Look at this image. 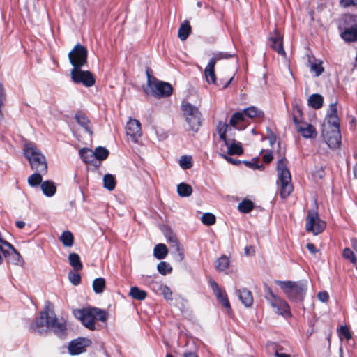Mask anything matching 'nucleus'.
I'll list each match as a JSON object with an SVG mask.
<instances>
[{
	"mask_svg": "<svg viewBox=\"0 0 357 357\" xmlns=\"http://www.w3.org/2000/svg\"><path fill=\"white\" fill-rule=\"evenodd\" d=\"M168 254L167 246L163 243L156 245L153 250V255L158 259H163Z\"/></svg>",
	"mask_w": 357,
	"mask_h": 357,
	"instance_id": "nucleus-34",
	"label": "nucleus"
},
{
	"mask_svg": "<svg viewBox=\"0 0 357 357\" xmlns=\"http://www.w3.org/2000/svg\"><path fill=\"white\" fill-rule=\"evenodd\" d=\"M326 228V224L321 220L318 213L314 211H310L306 217L305 229L312 232L314 235L321 233Z\"/></svg>",
	"mask_w": 357,
	"mask_h": 357,
	"instance_id": "nucleus-10",
	"label": "nucleus"
},
{
	"mask_svg": "<svg viewBox=\"0 0 357 357\" xmlns=\"http://www.w3.org/2000/svg\"><path fill=\"white\" fill-rule=\"evenodd\" d=\"M162 231L164 233L165 236L166 237V239H167L169 238V236H171L172 235L174 234L172 231L169 228H167V227H165L162 230Z\"/></svg>",
	"mask_w": 357,
	"mask_h": 357,
	"instance_id": "nucleus-62",
	"label": "nucleus"
},
{
	"mask_svg": "<svg viewBox=\"0 0 357 357\" xmlns=\"http://www.w3.org/2000/svg\"><path fill=\"white\" fill-rule=\"evenodd\" d=\"M126 132L129 140L137 143L142 135L140 122L135 119H129L126 126Z\"/></svg>",
	"mask_w": 357,
	"mask_h": 357,
	"instance_id": "nucleus-14",
	"label": "nucleus"
},
{
	"mask_svg": "<svg viewBox=\"0 0 357 357\" xmlns=\"http://www.w3.org/2000/svg\"><path fill=\"white\" fill-rule=\"evenodd\" d=\"M253 203L250 200H243L238 206V210L242 213H248L253 209Z\"/></svg>",
	"mask_w": 357,
	"mask_h": 357,
	"instance_id": "nucleus-45",
	"label": "nucleus"
},
{
	"mask_svg": "<svg viewBox=\"0 0 357 357\" xmlns=\"http://www.w3.org/2000/svg\"><path fill=\"white\" fill-rule=\"evenodd\" d=\"M244 252L247 256L253 255L255 254V249L252 246H248L244 248Z\"/></svg>",
	"mask_w": 357,
	"mask_h": 357,
	"instance_id": "nucleus-58",
	"label": "nucleus"
},
{
	"mask_svg": "<svg viewBox=\"0 0 357 357\" xmlns=\"http://www.w3.org/2000/svg\"><path fill=\"white\" fill-rule=\"evenodd\" d=\"M324 70L321 61H316L310 66V70L313 72L317 77L319 76L324 72Z\"/></svg>",
	"mask_w": 357,
	"mask_h": 357,
	"instance_id": "nucleus-48",
	"label": "nucleus"
},
{
	"mask_svg": "<svg viewBox=\"0 0 357 357\" xmlns=\"http://www.w3.org/2000/svg\"><path fill=\"white\" fill-rule=\"evenodd\" d=\"M6 100V95L3 86L0 84V106H3Z\"/></svg>",
	"mask_w": 357,
	"mask_h": 357,
	"instance_id": "nucleus-57",
	"label": "nucleus"
},
{
	"mask_svg": "<svg viewBox=\"0 0 357 357\" xmlns=\"http://www.w3.org/2000/svg\"><path fill=\"white\" fill-rule=\"evenodd\" d=\"M68 278L70 282L74 285H78L80 283L81 278L78 273L70 272L68 274Z\"/></svg>",
	"mask_w": 357,
	"mask_h": 357,
	"instance_id": "nucleus-50",
	"label": "nucleus"
},
{
	"mask_svg": "<svg viewBox=\"0 0 357 357\" xmlns=\"http://www.w3.org/2000/svg\"><path fill=\"white\" fill-rule=\"evenodd\" d=\"M182 112L188 130L197 131L201 125V114L198 108L187 102L182 105Z\"/></svg>",
	"mask_w": 357,
	"mask_h": 357,
	"instance_id": "nucleus-6",
	"label": "nucleus"
},
{
	"mask_svg": "<svg viewBox=\"0 0 357 357\" xmlns=\"http://www.w3.org/2000/svg\"><path fill=\"white\" fill-rule=\"evenodd\" d=\"M116 178L114 175L107 174L103 177V186L109 191H112L116 186Z\"/></svg>",
	"mask_w": 357,
	"mask_h": 357,
	"instance_id": "nucleus-36",
	"label": "nucleus"
},
{
	"mask_svg": "<svg viewBox=\"0 0 357 357\" xmlns=\"http://www.w3.org/2000/svg\"><path fill=\"white\" fill-rule=\"evenodd\" d=\"M73 314L86 328L91 331L96 329V319L104 322L108 317L105 310L97 307L76 309L73 310Z\"/></svg>",
	"mask_w": 357,
	"mask_h": 357,
	"instance_id": "nucleus-1",
	"label": "nucleus"
},
{
	"mask_svg": "<svg viewBox=\"0 0 357 357\" xmlns=\"http://www.w3.org/2000/svg\"><path fill=\"white\" fill-rule=\"evenodd\" d=\"M275 355L276 357H291L289 354L285 353H280L279 351H276Z\"/></svg>",
	"mask_w": 357,
	"mask_h": 357,
	"instance_id": "nucleus-64",
	"label": "nucleus"
},
{
	"mask_svg": "<svg viewBox=\"0 0 357 357\" xmlns=\"http://www.w3.org/2000/svg\"><path fill=\"white\" fill-rule=\"evenodd\" d=\"M177 192L179 196L185 197L191 195L192 189L190 185L185 183H181L177 186Z\"/></svg>",
	"mask_w": 357,
	"mask_h": 357,
	"instance_id": "nucleus-38",
	"label": "nucleus"
},
{
	"mask_svg": "<svg viewBox=\"0 0 357 357\" xmlns=\"http://www.w3.org/2000/svg\"><path fill=\"white\" fill-rule=\"evenodd\" d=\"M167 241L169 244V245H172L173 243L178 241V239L176 236V235L174 234L171 236H169V238L167 239Z\"/></svg>",
	"mask_w": 357,
	"mask_h": 357,
	"instance_id": "nucleus-61",
	"label": "nucleus"
},
{
	"mask_svg": "<svg viewBox=\"0 0 357 357\" xmlns=\"http://www.w3.org/2000/svg\"><path fill=\"white\" fill-rule=\"evenodd\" d=\"M308 105L314 109H319L324 103V98L320 94L314 93L311 95L307 100Z\"/></svg>",
	"mask_w": 357,
	"mask_h": 357,
	"instance_id": "nucleus-31",
	"label": "nucleus"
},
{
	"mask_svg": "<svg viewBox=\"0 0 357 357\" xmlns=\"http://www.w3.org/2000/svg\"><path fill=\"white\" fill-rule=\"evenodd\" d=\"M105 289V280L103 278H96L93 282V289L96 294H101Z\"/></svg>",
	"mask_w": 357,
	"mask_h": 357,
	"instance_id": "nucleus-40",
	"label": "nucleus"
},
{
	"mask_svg": "<svg viewBox=\"0 0 357 357\" xmlns=\"http://www.w3.org/2000/svg\"><path fill=\"white\" fill-rule=\"evenodd\" d=\"M340 333L347 340H349L351 338V333L349 330L347 326H342L340 327Z\"/></svg>",
	"mask_w": 357,
	"mask_h": 357,
	"instance_id": "nucleus-55",
	"label": "nucleus"
},
{
	"mask_svg": "<svg viewBox=\"0 0 357 357\" xmlns=\"http://www.w3.org/2000/svg\"><path fill=\"white\" fill-rule=\"evenodd\" d=\"M220 150L229 155H241L243 152L241 144L236 140L227 141L221 146Z\"/></svg>",
	"mask_w": 357,
	"mask_h": 357,
	"instance_id": "nucleus-24",
	"label": "nucleus"
},
{
	"mask_svg": "<svg viewBox=\"0 0 357 357\" xmlns=\"http://www.w3.org/2000/svg\"><path fill=\"white\" fill-rule=\"evenodd\" d=\"M51 313L47 310L40 312V316L37 317L35 321L31 325V328L36 333L42 334L46 331V328L49 326Z\"/></svg>",
	"mask_w": 357,
	"mask_h": 357,
	"instance_id": "nucleus-16",
	"label": "nucleus"
},
{
	"mask_svg": "<svg viewBox=\"0 0 357 357\" xmlns=\"http://www.w3.org/2000/svg\"><path fill=\"white\" fill-rule=\"evenodd\" d=\"M28 183L31 186H36L42 183V176L39 173H34L28 178Z\"/></svg>",
	"mask_w": 357,
	"mask_h": 357,
	"instance_id": "nucleus-47",
	"label": "nucleus"
},
{
	"mask_svg": "<svg viewBox=\"0 0 357 357\" xmlns=\"http://www.w3.org/2000/svg\"><path fill=\"white\" fill-rule=\"evenodd\" d=\"M202 222L205 225H213L215 223V216L210 213H204L202 216Z\"/></svg>",
	"mask_w": 357,
	"mask_h": 357,
	"instance_id": "nucleus-46",
	"label": "nucleus"
},
{
	"mask_svg": "<svg viewBox=\"0 0 357 357\" xmlns=\"http://www.w3.org/2000/svg\"><path fill=\"white\" fill-rule=\"evenodd\" d=\"M245 165L252 169H261L263 167V165H258L257 161L255 159L251 161H244Z\"/></svg>",
	"mask_w": 357,
	"mask_h": 357,
	"instance_id": "nucleus-51",
	"label": "nucleus"
},
{
	"mask_svg": "<svg viewBox=\"0 0 357 357\" xmlns=\"http://www.w3.org/2000/svg\"><path fill=\"white\" fill-rule=\"evenodd\" d=\"M231 55L227 53L218 52L215 54L213 57L210 59L208 63L204 69V77L206 81L208 84H214L216 82V76L215 74V66L216 61L222 59H227Z\"/></svg>",
	"mask_w": 357,
	"mask_h": 357,
	"instance_id": "nucleus-11",
	"label": "nucleus"
},
{
	"mask_svg": "<svg viewBox=\"0 0 357 357\" xmlns=\"http://www.w3.org/2000/svg\"><path fill=\"white\" fill-rule=\"evenodd\" d=\"M342 256L344 257V258L349 259L351 261V263L356 264V256L354 252L350 248H344L342 252Z\"/></svg>",
	"mask_w": 357,
	"mask_h": 357,
	"instance_id": "nucleus-49",
	"label": "nucleus"
},
{
	"mask_svg": "<svg viewBox=\"0 0 357 357\" xmlns=\"http://www.w3.org/2000/svg\"><path fill=\"white\" fill-rule=\"evenodd\" d=\"M264 112L256 107L251 106L241 112L234 113L230 120V125L238 130L245 129L250 123V120L261 119L264 117Z\"/></svg>",
	"mask_w": 357,
	"mask_h": 357,
	"instance_id": "nucleus-2",
	"label": "nucleus"
},
{
	"mask_svg": "<svg viewBox=\"0 0 357 357\" xmlns=\"http://www.w3.org/2000/svg\"><path fill=\"white\" fill-rule=\"evenodd\" d=\"M71 78L75 83H82L86 87H91L95 84L93 74L88 70L73 68L70 72Z\"/></svg>",
	"mask_w": 357,
	"mask_h": 357,
	"instance_id": "nucleus-12",
	"label": "nucleus"
},
{
	"mask_svg": "<svg viewBox=\"0 0 357 357\" xmlns=\"http://www.w3.org/2000/svg\"><path fill=\"white\" fill-rule=\"evenodd\" d=\"M191 32V26L188 21H184L178 29V36L181 40H185L187 39Z\"/></svg>",
	"mask_w": 357,
	"mask_h": 357,
	"instance_id": "nucleus-33",
	"label": "nucleus"
},
{
	"mask_svg": "<svg viewBox=\"0 0 357 357\" xmlns=\"http://www.w3.org/2000/svg\"><path fill=\"white\" fill-rule=\"evenodd\" d=\"M266 298L277 314L286 318L291 317V314L288 303L284 299L274 294L270 289L266 292Z\"/></svg>",
	"mask_w": 357,
	"mask_h": 357,
	"instance_id": "nucleus-7",
	"label": "nucleus"
},
{
	"mask_svg": "<svg viewBox=\"0 0 357 357\" xmlns=\"http://www.w3.org/2000/svg\"><path fill=\"white\" fill-rule=\"evenodd\" d=\"M345 20L349 26L342 32V38L347 42L357 41V16L347 15Z\"/></svg>",
	"mask_w": 357,
	"mask_h": 357,
	"instance_id": "nucleus-13",
	"label": "nucleus"
},
{
	"mask_svg": "<svg viewBox=\"0 0 357 357\" xmlns=\"http://www.w3.org/2000/svg\"><path fill=\"white\" fill-rule=\"evenodd\" d=\"M130 296L136 300L142 301L146 298L147 294L137 287H132L130 290Z\"/></svg>",
	"mask_w": 357,
	"mask_h": 357,
	"instance_id": "nucleus-39",
	"label": "nucleus"
},
{
	"mask_svg": "<svg viewBox=\"0 0 357 357\" xmlns=\"http://www.w3.org/2000/svg\"><path fill=\"white\" fill-rule=\"evenodd\" d=\"M91 344L89 339L85 337H79L70 342L68 344V351L71 355H78L84 353L86 347Z\"/></svg>",
	"mask_w": 357,
	"mask_h": 357,
	"instance_id": "nucleus-17",
	"label": "nucleus"
},
{
	"mask_svg": "<svg viewBox=\"0 0 357 357\" xmlns=\"http://www.w3.org/2000/svg\"><path fill=\"white\" fill-rule=\"evenodd\" d=\"M158 272L162 275L169 274L172 271V267L166 261H161L157 266Z\"/></svg>",
	"mask_w": 357,
	"mask_h": 357,
	"instance_id": "nucleus-43",
	"label": "nucleus"
},
{
	"mask_svg": "<svg viewBox=\"0 0 357 357\" xmlns=\"http://www.w3.org/2000/svg\"><path fill=\"white\" fill-rule=\"evenodd\" d=\"M329 128L328 130L340 128L339 119L337 115L336 104L331 105V113L328 114L323 123V128Z\"/></svg>",
	"mask_w": 357,
	"mask_h": 357,
	"instance_id": "nucleus-21",
	"label": "nucleus"
},
{
	"mask_svg": "<svg viewBox=\"0 0 357 357\" xmlns=\"http://www.w3.org/2000/svg\"><path fill=\"white\" fill-rule=\"evenodd\" d=\"M7 255L4 257L8 259V261L18 266H22L24 264V260L21 255L17 251L15 248L10 252H6Z\"/></svg>",
	"mask_w": 357,
	"mask_h": 357,
	"instance_id": "nucleus-26",
	"label": "nucleus"
},
{
	"mask_svg": "<svg viewBox=\"0 0 357 357\" xmlns=\"http://www.w3.org/2000/svg\"><path fill=\"white\" fill-rule=\"evenodd\" d=\"M68 261L70 265L75 271H79L82 269L83 265L80 260V257L77 254L70 253L68 255Z\"/></svg>",
	"mask_w": 357,
	"mask_h": 357,
	"instance_id": "nucleus-32",
	"label": "nucleus"
},
{
	"mask_svg": "<svg viewBox=\"0 0 357 357\" xmlns=\"http://www.w3.org/2000/svg\"><path fill=\"white\" fill-rule=\"evenodd\" d=\"M287 160L285 158L279 160L277 162V174L280 184V194L282 198L288 197L293 191L291 177L287 167Z\"/></svg>",
	"mask_w": 357,
	"mask_h": 357,
	"instance_id": "nucleus-5",
	"label": "nucleus"
},
{
	"mask_svg": "<svg viewBox=\"0 0 357 357\" xmlns=\"http://www.w3.org/2000/svg\"><path fill=\"white\" fill-rule=\"evenodd\" d=\"M87 53L86 48L80 44L74 47L68 54V58L73 68H81L86 63Z\"/></svg>",
	"mask_w": 357,
	"mask_h": 357,
	"instance_id": "nucleus-9",
	"label": "nucleus"
},
{
	"mask_svg": "<svg viewBox=\"0 0 357 357\" xmlns=\"http://www.w3.org/2000/svg\"><path fill=\"white\" fill-rule=\"evenodd\" d=\"M41 189L45 195L52 197L56 192V186L53 182L50 181H44L41 183Z\"/></svg>",
	"mask_w": 357,
	"mask_h": 357,
	"instance_id": "nucleus-35",
	"label": "nucleus"
},
{
	"mask_svg": "<svg viewBox=\"0 0 357 357\" xmlns=\"http://www.w3.org/2000/svg\"><path fill=\"white\" fill-rule=\"evenodd\" d=\"M209 284L217 299L226 308L227 312H229L231 310V305L226 293L222 291L217 282L214 280H210Z\"/></svg>",
	"mask_w": 357,
	"mask_h": 357,
	"instance_id": "nucleus-22",
	"label": "nucleus"
},
{
	"mask_svg": "<svg viewBox=\"0 0 357 357\" xmlns=\"http://www.w3.org/2000/svg\"><path fill=\"white\" fill-rule=\"evenodd\" d=\"M216 131L223 144L227 143V141H234L235 132L234 130L224 122H219L216 126Z\"/></svg>",
	"mask_w": 357,
	"mask_h": 357,
	"instance_id": "nucleus-19",
	"label": "nucleus"
},
{
	"mask_svg": "<svg viewBox=\"0 0 357 357\" xmlns=\"http://www.w3.org/2000/svg\"><path fill=\"white\" fill-rule=\"evenodd\" d=\"M306 247L307 250L312 254H315L318 251L313 243H307Z\"/></svg>",
	"mask_w": 357,
	"mask_h": 357,
	"instance_id": "nucleus-60",
	"label": "nucleus"
},
{
	"mask_svg": "<svg viewBox=\"0 0 357 357\" xmlns=\"http://www.w3.org/2000/svg\"><path fill=\"white\" fill-rule=\"evenodd\" d=\"M318 296V298L321 301V302H324V303H326L328 301V298H329V295L326 292V291H321V292H319L317 295Z\"/></svg>",
	"mask_w": 357,
	"mask_h": 357,
	"instance_id": "nucleus-56",
	"label": "nucleus"
},
{
	"mask_svg": "<svg viewBox=\"0 0 357 357\" xmlns=\"http://www.w3.org/2000/svg\"><path fill=\"white\" fill-rule=\"evenodd\" d=\"M23 151L25 157L29 161L32 169L41 173L47 172V164L46 158L33 143H26Z\"/></svg>",
	"mask_w": 357,
	"mask_h": 357,
	"instance_id": "nucleus-3",
	"label": "nucleus"
},
{
	"mask_svg": "<svg viewBox=\"0 0 357 357\" xmlns=\"http://www.w3.org/2000/svg\"><path fill=\"white\" fill-rule=\"evenodd\" d=\"M48 328L52 329L56 334L62 335L66 330V321L62 317H56L55 314L51 312Z\"/></svg>",
	"mask_w": 357,
	"mask_h": 357,
	"instance_id": "nucleus-20",
	"label": "nucleus"
},
{
	"mask_svg": "<svg viewBox=\"0 0 357 357\" xmlns=\"http://www.w3.org/2000/svg\"><path fill=\"white\" fill-rule=\"evenodd\" d=\"M148 86L149 91L146 89V93L155 97H167L172 93V87L167 82L151 79L150 77H149Z\"/></svg>",
	"mask_w": 357,
	"mask_h": 357,
	"instance_id": "nucleus-8",
	"label": "nucleus"
},
{
	"mask_svg": "<svg viewBox=\"0 0 357 357\" xmlns=\"http://www.w3.org/2000/svg\"><path fill=\"white\" fill-rule=\"evenodd\" d=\"M94 153L97 162L105 160L109 155V151L105 148L99 146L95 149Z\"/></svg>",
	"mask_w": 357,
	"mask_h": 357,
	"instance_id": "nucleus-42",
	"label": "nucleus"
},
{
	"mask_svg": "<svg viewBox=\"0 0 357 357\" xmlns=\"http://www.w3.org/2000/svg\"><path fill=\"white\" fill-rule=\"evenodd\" d=\"M284 294L291 301H301L307 291V282L304 281H276Z\"/></svg>",
	"mask_w": 357,
	"mask_h": 357,
	"instance_id": "nucleus-4",
	"label": "nucleus"
},
{
	"mask_svg": "<svg viewBox=\"0 0 357 357\" xmlns=\"http://www.w3.org/2000/svg\"><path fill=\"white\" fill-rule=\"evenodd\" d=\"M151 289L156 293H160L162 288L164 287V284L160 282H152Z\"/></svg>",
	"mask_w": 357,
	"mask_h": 357,
	"instance_id": "nucleus-54",
	"label": "nucleus"
},
{
	"mask_svg": "<svg viewBox=\"0 0 357 357\" xmlns=\"http://www.w3.org/2000/svg\"><path fill=\"white\" fill-rule=\"evenodd\" d=\"M329 128L322 129V135L328 146L332 149L340 146L341 142V135L340 128L328 130Z\"/></svg>",
	"mask_w": 357,
	"mask_h": 357,
	"instance_id": "nucleus-15",
	"label": "nucleus"
},
{
	"mask_svg": "<svg viewBox=\"0 0 357 357\" xmlns=\"http://www.w3.org/2000/svg\"><path fill=\"white\" fill-rule=\"evenodd\" d=\"M294 122L296 125L297 132L306 139L315 138L317 130L314 126L307 122L299 121L296 117L294 118Z\"/></svg>",
	"mask_w": 357,
	"mask_h": 357,
	"instance_id": "nucleus-18",
	"label": "nucleus"
},
{
	"mask_svg": "<svg viewBox=\"0 0 357 357\" xmlns=\"http://www.w3.org/2000/svg\"><path fill=\"white\" fill-rule=\"evenodd\" d=\"M161 294L164 296V298L167 300H171L172 299V292L171 289L166 285L164 286V287L162 288V291L160 292Z\"/></svg>",
	"mask_w": 357,
	"mask_h": 357,
	"instance_id": "nucleus-52",
	"label": "nucleus"
},
{
	"mask_svg": "<svg viewBox=\"0 0 357 357\" xmlns=\"http://www.w3.org/2000/svg\"><path fill=\"white\" fill-rule=\"evenodd\" d=\"M229 258L225 255H222L215 261V267L218 271L223 272L229 268Z\"/></svg>",
	"mask_w": 357,
	"mask_h": 357,
	"instance_id": "nucleus-30",
	"label": "nucleus"
},
{
	"mask_svg": "<svg viewBox=\"0 0 357 357\" xmlns=\"http://www.w3.org/2000/svg\"><path fill=\"white\" fill-rule=\"evenodd\" d=\"M75 119L77 122L82 126L86 132H88L90 135H92V128L91 126V123L86 114L82 112H78L75 115Z\"/></svg>",
	"mask_w": 357,
	"mask_h": 357,
	"instance_id": "nucleus-27",
	"label": "nucleus"
},
{
	"mask_svg": "<svg viewBox=\"0 0 357 357\" xmlns=\"http://www.w3.org/2000/svg\"><path fill=\"white\" fill-rule=\"evenodd\" d=\"M272 160H273V155L271 153H267L264 154L263 156V160L266 163L270 162Z\"/></svg>",
	"mask_w": 357,
	"mask_h": 357,
	"instance_id": "nucleus-59",
	"label": "nucleus"
},
{
	"mask_svg": "<svg viewBox=\"0 0 357 357\" xmlns=\"http://www.w3.org/2000/svg\"><path fill=\"white\" fill-rule=\"evenodd\" d=\"M172 254L177 261H182L184 259V250L178 241L169 245Z\"/></svg>",
	"mask_w": 357,
	"mask_h": 357,
	"instance_id": "nucleus-29",
	"label": "nucleus"
},
{
	"mask_svg": "<svg viewBox=\"0 0 357 357\" xmlns=\"http://www.w3.org/2000/svg\"><path fill=\"white\" fill-rule=\"evenodd\" d=\"M340 3L341 6L347 8L349 6H354L357 5V0H340Z\"/></svg>",
	"mask_w": 357,
	"mask_h": 357,
	"instance_id": "nucleus-53",
	"label": "nucleus"
},
{
	"mask_svg": "<svg viewBox=\"0 0 357 357\" xmlns=\"http://www.w3.org/2000/svg\"><path fill=\"white\" fill-rule=\"evenodd\" d=\"M79 155L85 163L97 165L96 155L94 151L92 150L87 148H83L79 150Z\"/></svg>",
	"mask_w": 357,
	"mask_h": 357,
	"instance_id": "nucleus-25",
	"label": "nucleus"
},
{
	"mask_svg": "<svg viewBox=\"0 0 357 357\" xmlns=\"http://www.w3.org/2000/svg\"><path fill=\"white\" fill-rule=\"evenodd\" d=\"M15 248L7 241L3 238L2 234L0 232V251L2 252L3 256H6V252H10Z\"/></svg>",
	"mask_w": 357,
	"mask_h": 357,
	"instance_id": "nucleus-41",
	"label": "nucleus"
},
{
	"mask_svg": "<svg viewBox=\"0 0 357 357\" xmlns=\"http://www.w3.org/2000/svg\"><path fill=\"white\" fill-rule=\"evenodd\" d=\"M179 165L183 169H188L192 167V160L190 155H183L179 160Z\"/></svg>",
	"mask_w": 357,
	"mask_h": 357,
	"instance_id": "nucleus-44",
	"label": "nucleus"
},
{
	"mask_svg": "<svg viewBox=\"0 0 357 357\" xmlns=\"http://www.w3.org/2000/svg\"><path fill=\"white\" fill-rule=\"evenodd\" d=\"M238 296L245 307H250L253 303V298L250 291L243 289L237 291Z\"/></svg>",
	"mask_w": 357,
	"mask_h": 357,
	"instance_id": "nucleus-28",
	"label": "nucleus"
},
{
	"mask_svg": "<svg viewBox=\"0 0 357 357\" xmlns=\"http://www.w3.org/2000/svg\"><path fill=\"white\" fill-rule=\"evenodd\" d=\"M59 239L66 247H72L74 243V237L70 231H63Z\"/></svg>",
	"mask_w": 357,
	"mask_h": 357,
	"instance_id": "nucleus-37",
	"label": "nucleus"
},
{
	"mask_svg": "<svg viewBox=\"0 0 357 357\" xmlns=\"http://www.w3.org/2000/svg\"><path fill=\"white\" fill-rule=\"evenodd\" d=\"M282 39V36L277 29H275L269 37L271 47L279 54L284 56L286 53L283 47Z\"/></svg>",
	"mask_w": 357,
	"mask_h": 357,
	"instance_id": "nucleus-23",
	"label": "nucleus"
},
{
	"mask_svg": "<svg viewBox=\"0 0 357 357\" xmlns=\"http://www.w3.org/2000/svg\"><path fill=\"white\" fill-rule=\"evenodd\" d=\"M221 156L225 158L226 160H227L228 162L232 163V164H237V163H239L240 161H237L236 160H234L233 158H230V157H228L225 154H221Z\"/></svg>",
	"mask_w": 357,
	"mask_h": 357,
	"instance_id": "nucleus-63",
	"label": "nucleus"
}]
</instances>
